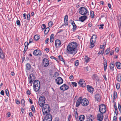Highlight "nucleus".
Here are the masks:
<instances>
[{
	"label": "nucleus",
	"instance_id": "f257e3e1",
	"mask_svg": "<svg viewBox=\"0 0 121 121\" xmlns=\"http://www.w3.org/2000/svg\"><path fill=\"white\" fill-rule=\"evenodd\" d=\"M78 45L75 42H72L70 43L67 48V52L68 53L74 55L77 52V48Z\"/></svg>",
	"mask_w": 121,
	"mask_h": 121
},
{
	"label": "nucleus",
	"instance_id": "f03ea898",
	"mask_svg": "<svg viewBox=\"0 0 121 121\" xmlns=\"http://www.w3.org/2000/svg\"><path fill=\"white\" fill-rule=\"evenodd\" d=\"M81 104L83 106H87L89 104V102L86 98L82 99V97H80L77 100L76 102V106L78 107Z\"/></svg>",
	"mask_w": 121,
	"mask_h": 121
},
{
	"label": "nucleus",
	"instance_id": "7ed1b4c3",
	"mask_svg": "<svg viewBox=\"0 0 121 121\" xmlns=\"http://www.w3.org/2000/svg\"><path fill=\"white\" fill-rule=\"evenodd\" d=\"M43 107L42 109V110L43 114L45 115H50V114L49 107L48 105L45 104L43 105Z\"/></svg>",
	"mask_w": 121,
	"mask_h": 121
},
{
	"label": "nucleus",
	"instance_id": "20e7f679",
	"mask_svg": "<svg viewBox=\"0 0 121 121\" xmlns=\"http://www.w3.org/2000/svg\"><path fill=\"white\" fill-rule=\"evenodd\" d=\"M79 13L82 15H88L89 13L87 9L83 7L80 8L78 10Z\"/></svg>",
	"mask_w": 121,
	"mask_h": 121
},
{
	"label": "nucleus",
	"instance_id": "39448f33",
	"mask_svg": "<svg viewBox=\"0 0 121 121\" xmlns=\"http://www.w3.org/2000/svg\"><path fill=\"white\" fill-rule=\"evenodd\" d=\"M33 87L34 90L38 91L39 89L40 84L38 80H35L34 82Z\"/></svg>",
	"mask_w": 121,
	"mask_h": 121
},
{
	"label": "nucleus",
	"instance_id": "423d86ee",
	"mask_svg": "<svg viewBox=\"0 0 121 121\" xmlns=\"http://www.w3.org/2000/svg\"><path fill=\"white\" fill-rule=\"evenodd\" d=\"M45 99L44 96H41L39 99V105L41 107H43L45 103Z\"/></svg>",
	"mask_w": 121,
	"mask_h": 121
},
{
	"label": "nucleus",
	"instance_id": "0eeeda50",
	"mask_svg": "<svg viewBox=\"0 0 121 121\" xmlns=\"http://www.w3.org/2000/svg\"><path fill=\"white\" fill-rule=\"evenodd\" d=\"M99 109L101 113H104L106 111L105 106L104 104H102L100 105L99 107Z\"/></svg>",
	"mask_w": 121,
	"mask_h": 121
},
{
	"label": "nucleus",
	"instance_id": "6e6552de",
	"mask_svg": "<svg viewBox=\"0 0 121 121\" xmlns=\"http://www.w3.org/2000/svg\"><path fill=\"white\" fill-rule=\"evenodd\" d=\"M42 64L44 67L48 66L49 64V61L46 58H44L42 60Z\"/></svg>",
	"mask_w": 121,
	"mask_h": 121
},
{
	"label": "nucleus",
	"instance_id": "1a4fd4ad",
	"mask_svg": "<svg viewBox=\"0 0 121 121\" xmlns=\"http://www.w3.org/2000/svg\"><path fill=\"white\" fill-rule=\"evenodd\" d=\"M56 83L58 85H60L63 83V80L61 77H58L55 79Z\"/></svg>",
	"mask_w": 121,
	"mask_h": 121
},
{
	"label": "nucleus",
	"instance_id": "9d476101",
	"mask_svg": "<svg viewBox=\"0 0 121 121\" xmlns=\"http://www.w3.org/2000/svg\"><path fill=\"white\" fill-rule=\"evenodd\" d=\"M46 116L43 119V121H52V118L51 115H45Z\"/></svg>",
	"mask_w": 121,
	"mask_h": 121
},
{
	"label": "nucleus",
	"instance_id": "9b49d317",
	"mask_svg": "<svg viewBox=\"0 0 121 121\" xmlns=\"http://www.w3.org/2000/svg\"><path fill=\"white\" fill-rule=\"evenodd\" d=\"M104 116L103 113H100L97 114V119L99 121H102L103 119Z\"/></svg>",
	"mask_w": 121,
	"mask_h": 121
},
{
	"label": "nucleus",
	"instance_id": "f8f14e48",
	"mask_svg": "<svg viewBox=\"0 0 121 121\" xmlns=\"http://www.w3.org/2000/svg\"><path fill=\"white\" fill-rule=\"evenodd\" d=\"M78 83L80 86L83 87H85L86 86V83L83 79H81L79 80Z\"/></svg>",
	"mask_w": 121,
	"mask_h": 121
},
{
	"label": "nucleus",
	"instance_id": "ddd939ff",
	"mask_svg": "<svg viewBox=\"0 0 121 121\" xmlns=\"http://www.w3.org/2000/svg\"><path fill=\"white\" fill-rule=\"evenodd\" d=\"M33 54L35 56H39L42 55L41 52L38 50H34L33 52Z\"/></svg>",
	"mask_w": 121,
	"mask_h": 121
},
{
	"label": "nucleus",
	"instance_id": "4468645a",
	"mask_svg": "<svg viewBox=\"0 0 121 121\" xmlns=\"http://www.w3.org/2000/svg\"><path fill=\"white\" fill-rule=\"evenodd\" d=\"M69 86L66 84H64L60 87V89L62 91H65L69 88Z\"/></svg>",
	"mask_w": 121,
	"mask_h": 121
},
{
	"label": "nucleus",
	"instance_id": "2eb2a0df",
	"mask_svg": "<svg viewBox=\"0 0 121 121\" xmlns=\"http://www.w3.org/2000/svg\"><path fill=\"white\" fill-rule=\"evenodd\" d=\"M87 88L88 91L91 93H92L94 90L92 86L87 85Z\"/></svg>",
	"mask_w": 121,
	"mask_h": 121
},
{
	"label": "nucleus",
	"instance_id": "dca6fc26",
	"mask_svg": "<svg viewBox=\"0 0 121 121\" xmlns=\"http://www.w3.org/2000/svg\"><path fill=\"white\" fill-rule=\"evenodd\" d=\"M83 16H81L79 18V20L82 22H83L87 18V16L83 15Z\"/></svg>",
	"mask_w": 121,
	"mask_h": 121
},
{
	"label": "nucleus",
	"instance_id": "f3484780",
	"mask_svg": "<svg viewBox=\"0 0 121 121\" xmlns=\"http://www.w3.org/2000/svg\"><path fill=\"white\" fill-rule=\"evenodd\" d=\"M61 43L60 41L59 40H56L55 42V46L56 48H59L60 46Z\"/></svg>",
	"mask_w": 121,
	"mask_h": 121
},
{
	"label": "nucleus",
	"instance_id": "a211bd4d",
	"mask_svg": "<svg viewBox=\"0 0 121 121\" xmlns=\"http://www.w3.org/2000/svg\"><path fill=\"white\" fill-rule=\"evenodd\" d=\"M113 102L114 103V106L115 109V110L114 111V112L116 115H117L118 113V112L117 110V108L116 106V102H114V99L113 100Z\"/></svg>",
	"mask_w": 121,
	"mask_h": 121
},
{
	"label": "nucleus",
	"instance_id": "6ab92c4d",
	"mask_svg": "<svg viewBox=\"0 0 121 121\" xmlns=\"http://www.w3.org/2000/svg\"><path fill=\"white\" fill-rule=\"evenodd\" d=\"M83 59L84 62L86 63L90 61L91 60V58L86 56H85L83 58Z\"/></svg>",
	"mask_w": 121,
	"mask_h": 121
},
{
	"label": "nucleus",
	"instance_id": "aec40b11",
	"mask_svg": "<svg viewBox=\"0 0 121 121\" xmlns=\"http://www.w3.org/2000/svg\"><path fill=\"white\" fill-rule=\"evenodd\" d=\"M95 98L97 101L99 102L101 100V97L99 94H96L95 96Z\"/></svg>",
	"mask_w": 121,
	"mask_h": 121
},
{
	"label": "nucleus",
	"instance_id": "412c9836",
	"mask_svg": "<svg viewBox=\"0 0 121 121\" xmlns=\"http://www.w3.org/2000/svg\"><path fill=\"white\" fill-rule=\"evenodd\" d=\"M0 57L1 59L3 60L5 58L4 54L2 50L0 48Z\"/></svg>",
	"mask_w": 121,
	"mask_h": 121
},
{
	"label": "nucleus",
	"instance_id": "4be33fe9",
	"mask_svg": "<svg viewBox=\"0 0 121 121\" xmlns=\"http://www.w3.org/2000/svg\"><path fill=\"white\" fill-rule=\"evenodd\" d=\"M87 119L90 121H94V117L91 115H89L87 117Z\"/></svg>",
	"mask_w": 121,
	"mask_h": 121
},
{
	"label": "nucleus",
	"instance_id": "5701e85b",
	"mask_svg": "<svg viewBox=\"0 0 121 121\" xmlns=\"http://www.w3.org/2000/svg\"><path fill=\"white\" fill-rule=\"evenodd\" d=\"M91 45L90 46V47L92 48L94 46V43L96 41H94L92 39H91L90 40Z\"/></svg>",
	"mask_w": 121,
	"mask_h": 121
},
{
	"label": "nucleus",
	"instance_id": "b1692460",
	"mask_svg": "<svg viewBox=\"0 0 121 121\" xmlns=\"http://www.w3.org/2000/svg\"><path fill=\"white\" fill-rule=\"evenodd\" d=\"M71 23L73 26V30L74 31L76 30L77 26L73 21H72Z\"/></svg>",
	"mask_w": 121,
	"mask_h": 121
},
{
	"label": "nucleus",
	"instance_id": "393cba45",
	"mask_svg": "<svg viewBox=\"0 0 121 121\" xmlns=\"http://www.w3.org/2000/svg\"><path fill=\"white\" fill-rule=\"evenodd\" d=\"M34 78L35 77L32 74H30V75L29 79V81H30V82H33V79H34Z\"/></svg>",
	"mask_w": 121,
	"mask_h": 121
},
{
	"label": "nucleus",
	"instance_id": "a878e982",
	"mask_svg": "<svg viewBox=\"0 0 121 121\" xmlns=\"http://www.w3.org/2000/svg\"><path fill=\"white\" fill-rule=\"evenodd\" d=\"M104 71L106 70L107 67V61H106V59H105L104 60Z\"/></svg>",
	"mask_w": 121,
	"mask_h": 121
},
{
	"label": "nucleus",
	"instance_id": "bb28decb",
	"mask_svg": "<svg viewBox=\"0 0 121 121\" xmlns=\"http://www.w3.org/2000/svg\"><path fill=\"white\" fill-rule=\"evenodd\" d=\"M85 118L84 116L82 115L80 116L79 117L78 120V121H83Z\"/></svg>",
	"mask_w": 121,
	"mask_h": 121
},
{
	"label": "nucleus",
	"instance_id": "cd10ccee",
	"mask_svg": "<svg viewBox=\"0 0 121 121\" xmlns=\"http://www.w3.org/2000/svg\"><path fill=\"white\" fill-rule=\"evenodd\" d=\"M115 64L117 68L119 69L121 68V63L116 62Z\"/></svg>",
	"mask_w": 121,
	"mask_h": 121
},
{
	"label": "nucleus",
	"instance_id": "c85d7f7f",
	"mask_svg": "<svg viewBox=\"0 0 121 121\" xmlns=\"http://www.w3.org/2000/svg\"><path fill=\"white\" fill-rule=\"evenodd\" d=\"M117 81L118 82H120L121 81V74H119L117 76Z\"/></svg>",
	"mask_w": 121,
	"mask_h": 121
},
{
	"label": "nucleus",
	"instance_id": "c756f323",
	"mask_svg": "<svg viewBox=\"0 0 121 121\" xmlns=\"http://www.w3.org/2000/svg\"><path fill=\"white\" fill-rule=\"evenodd\" d=\"M40 36L38 35H35L34 36V39L36 40H38L40 38Z\"/></svg>",
	"mask_w": 121,
	"mask_h": 121
},
{
	"label": "nucleus",
	"instance_id": "7c9ffc66",
	"mask_svg": "<svg viewBox=\"0 0 121 121\" xmlns=\"http://www.w3.org/2000/svg\"><path fill=\"white\" fill-rule=\"evenodd\" d=\"M115 65L113 63H111L110 64V69L112 70V71H113L114 70V67Z\"/></svg>",
	"mask_w": 121,
	"mask_h": 121
},
{
	"label": "nucleus",
	"instance_id": "2f4dec72",
	"mask_svg": "<svg viewBox=\"0 0 121 121\" xmlns=\"http://www.w3.org/2000/svg\"><path fill=\"white\" fill-rule=\"evenodd\" d=\"M26 68L27 70L30 69L31 68V66L30 65L29 63H27L26 65Z\"/></svg>",
	"mask_w": 121,
	"mask_h": 121
},
{
	"label": "nucleus",
	"instance_id": "473e14b6",
	"mask_svg": "<svg viewBox=\"0 0 121 121\" xmlns=\"http://www.w3.org/2000/svg\"><path fill=\"white\" fill-rule=\"evenodd\" d=\"M96 35H94L92 37L91 39H92L94 40V41H96Z\"/></svg>",
	"mask_w": 121,
	"mask_h": 121
},
{
	"label": "nucleus",
	"instance_id": "72a5a7b5",
	"mask_svg": "<svg viewBox=\"0 0 121 121\" xmlns=\"http://www.w3.org/2000/svg\"><path fill=\"white\" fill-rule=\"evenodd\" d=\"M49 30V27L47 28L44 31V33L45 35H46L48 33Z\"/></svg>",
	"mask_w": 121,
	"mask_h": 121
},
{
	"label": "nucleus",
	"instance_id": "f704fd0d",
	"mask_svg": "<svg viewBox=\"0 0 121 121\" xmlns=\"http://www.w3.org/2000/svg\"><path fill=\"white\" fill-rule=\"evenodd\" d=\"M25 101L24 99H22L21 100V104L22 105L23 107H24L25 106Z\"/></svg>",
	"mask_w": 121,
	"mask_h": 121
},
{
	"label": "nucleus",
	"instance_id": "c9c22d12",
	"mask_svg": "<svg viewBox=\"0 0 121 121\" xmlns=\"http://www.w3.org/2000/svg\"><path fill=\"white\" fill-rule=\"evenodd\" d=\"M117 97V93L115 91L113 93V99H115Z\"/></svg>",
	"mask_w": 121,
	"mask_h": 121
},
{
	"label": "nucleus",
	"instance_id": "e433bc0d",
	"mask_svg": "<svg viewBox=\"0 0 121 121\" xmlns=\"http://www.w3.org/2000/svg\"><path fill=\"white\" fill-rule=\"evenodd\" d=\"M58 57L60 59V60L63 61V62L64 64H65L64 60L62 57L60 56H58Z\"/></svg>",
	"mask_w": 121,
	"mask_h": 121
},
{
	"label": "nucleus",
	"instance_id": "4c0bfd02",
	"mask_svg": "<svg viewBox=\"0 0 121 121\" xmlns=\"http://www.w3.org/2000/svg\"><path fill=\"white\" fill-rule=\"evenodd\" d=\"M79 62L78 60H76L74 63V64L76 66H78L79 65Z\"/></svg>",
	"mask_w": 121,
	"mask_h": 121
},
{
	"label": "nucleus",
	"instance_id": "58836bf2",
	"mask_svg": "<svg viewBox=\"0 0 121 121\" xmlns=\"http://www.w3.org/2000/svg\"><path fill=\"white\" fill-rule=\"evenodd\" d=\"M90 14L91 17V18H93L94 16V12L92 11H90Z\"/></svg>",
	"mask_w": 121,
	"mask_h": 121
},
{
	"label": "nucleus",
	"instance_id": "ea45409f",
	"mask_svg": "<svg viewBox=\"0 0 121 121\" xmlns=\"http://www.w3.org/2000/svg\"><path fill=\"white\" fill-rule=\"evenodd\" d=\"M116 87L117 89H119L120 88V84L119 83H117V84L116 85Z\"/></svg>",
	"mask_w": 121,
	"mask_h": 121
},
{
	"label": "nucleus",
	"instance_id": "a19ab883",
	"mask_svg": "<svg viewBox=\"0 0 121 121\" xmlns=\"http://www.w3.org/2000/svg\"><path fill=\"white\" fill-rule=\"evenodd\" d=\"M104 53V50H101L98 53V54L99 55L100 54H103Z\"/></svg>",
	"mask_w": 121,
	"mask_h": 121
},
{
	"label": "nucleus",
	"instance_id": "79ce46f5",
	"mask_svg": "<svg viewBox=\"0 0 121 121\" xmlns=\"http://www.w3.org/2000/svg\"><path fill=\"white\" fill-rule=\"evenodd\" d=\"M53 22L52 21L50 22L48 24V26L50 27H51L53 25Z\"/></svg>",
	"mask_w": 121,
	"mask_h": 121
},
{
	"label": "nucleus",
	"instance_id": "37998d69",
	"mask_svg": "<svg viewBox=\"0 0 121 121\" xmlns=\"http://www.w3.org/2000/svg\"><path fill=\"white\" fill-rule=\"evenodd\" d=\"M110 48H108L107 49L106 51V54H108L110 52Z\"/></svg>",
	"mask_w": 121,
	"mask_h": 121
},
{
	"label": "nucleus",
	"instance_id": "c03bdc74",
	"mask_svg": "<svg viewBox=\"0 0 121 121\" xmlns=\"http://www.w3.org/2000/svg\"><path fill=\"white\" fill-rule=\"evenodd\" d=\"M31 108V109L33 112H35V109L34 105H32Z\"/></svg>",
	"mask_w": 121,
	"mask_h": 121
},
{
	"label": "nucleus",
	"instance_id": "a18cd8bd",
	"mask_svg": "<svg viewBox=\"0 0 121 121\" xmlns=\"http://www.w3.org/2000/svg\"><path fill=\"white\" fill-rule=\"evenodd\" d=\"M118 108L119 110L121 113V106L120 104H118Z\"/></svg>",
	"mask_w": 121,
	"mask_h": 121
},
{
	"label": "nucleus",
	"instance_id": "49530a36",
	"mask_svg": "<svg viewBox=\"0 0 121 121\" xmlns=\"http://www.w3.org/2000/svg\"><path fill=\"white\" fill-rule=\"evenodd\" d=\"M5 92L7 95L9 96V94L8 90L7 89H6L5 90Z\"/></svg>",
	"mask_w": 121,
	"mask_h": 121
},
{
	"label": "nucleus",
	"instance_id": "de8ad7c7",
	"mask_svg": "<svg viewBox=\"0 0 121 121\" xmlns=\"http://www.w3.org/2000/svg\"><path fill=\"white\" fill-rule=\"evenodd\" d=\"M26 93L28 95H29L31 94V92L29 90H28L27 91Z\"/></svg>",
	"mask_w": 121,
	"mask_h": 121
},
{
	"label": "nucleus",
	"instance_id": "09e8293b",
	"mask_svg": "<svg viewBox=\"0 0 121 121\" xmlns=\"http://www.w3.org/2000/svg\"><path fill=\"white\" fill-rule=\"evenodd\" d=\"M30 14H28L27 15V20H29L30 19Z\"/></svg>",
	"mask_w": 121,
	"mask_h": 121
},
{
	"label": "nucleus",
	"instance_id": "8fccbe9b",
	"mask_svg": "<svg viewBox=\"0 0 121 121\" xmlns=\"http://www.w3.org/2000/svg\"><path fill=\"white\" fill-rule=\"evenodd\" d=\"M72 83L73 85L75 87H76L77 86V84L75 82H72Z\"/></svg>",
	"mask_w": 121,
	"mask_h": 121
},
{
	"label": "nucleus",
	"instance_id": "3c124183",
	"mask_svg": "<svg viewBox=\"0 0 121 121\" xmlns=\"http://www.w3.org/2000/svg\"><path fill=\"white\" fill-rule=\"evenodd\" d=\"M99 26H100V27H99V29H100L101 28L103 29L104 28L103 26H104V24H100L99 25Z\"/></svg>",
	"mask_w": 121,
	"mask_h": 121
},
{
	"label": "nucleus",
	"instance_id": "603ef678",
	"mask_svg": "<svg viewBox=\"0 0 121 121\" xmlns=\"http://www.w3.org/2000/svg\"><path fill=\"white\" fill-rule=\"evenodd\" d=\"M75 117L76 118H77L78 117V113L76 111L75 113Z\"/></svg>",
	"mask_w": 121,
	"mask_h": 121
},
{
	"label": "nucleus",
	"instance_id": "864d4df0",
	"mask_svg": "<svg viewBox=\"0 0 121 121\" xmlns=\"http://www.w3.org/2000/svg\"><path fill=\"white\" fill-rule=\"evenodd\" d=\"M100 48L101 49H103V50H104L105 46L104 45H102L100 46Z\"/></svg>",
	"mask_w": 121,
	"mask_h": 121
},
{
	"label": "nucleus",
	"instance_id": "5fc2aeb1",
	"mask_svg": "<svg viewBox=\"0 0 121 121\" xmlns=\"http://www.w3.org/2000/svg\"><path fill=\"white\" fill-rule=\"evenodd\" d=\"M16 23L18 25H20V22L19 20H17V21Z\"/></svg>",
	"mask_w": 121,
	"mask_h": 121
},
{
	"label": "nucleus",
	"instance_id": "6e6d98bb",
	"mask_svg": "<svg viewBox=\"0 0 121 121\" xmlns=\"http://www.w3.org/2000/svg\"><path fill=\"white\" fill-rule=\"evenodd\" d=\"M54 37V35L53 34H52L50 36V39H53Z\"/></svg>",
	"mask_w": 121,
	"mask_h": 121
},
{
	"label": "nucleus",
	"instance_id": "4d7b16f0",
	"mask_svg": "<svg viewBox=\"0 0 121 121\" xmlns=\"http://www.w3.org/2000/svg\"><path fill=\"white\" fill-rule=\"evenodd\" d=\"M117 117L115 116L113 117V121H117Z\"/></svg>",
	"mask_w": 121,
	"mask_h": 121
},
{
	"label": "nucleus",
	"instance_id": "13d9d810",
	"mask_svg": "<svg viewBox=\"0 0 121 121\" xmlns=\"http://www.w3.org/2000/svg\"><path fill=\"white\" fill-rule=\"evenodd\" d=\"M68 20V17L67 15H66L65 16L64 18V20Z\"/></svg>",
	"mask_w": 121,
	"mask_h": 121
},
{
	"label": "nucleus",
	"instance_id": "bf43d9fd",
	"mask_svg": "<svg viewBox=\"0 0 121 121\" xmlns=\"http://www.w3.org/2000/svg\"><path fill=\"white\" fill-rule=\"evenodd\" d=\"M104 120L105 121H108L109 120L108 116H106L105 117L104 119Z\"/></svg>",
	"mask_w": 121,
	"mask_h": 121
},
{
	"label": "nucleus",
	"instance_id": "052dcab7",
	"mask_svg": "<svg viewBox=\"0 0 121 121\" xmlns=\"http://www.w3.org/2000/svg\"><path fill=\"white\" fill-rule=\"evenodd\" d=\"M121 21H120L119 22H118V26H119V28L120 29L121 27Z\"/></svg>",
	"mask_w": 121,
	"mask_h": 121
},
{
	"label": "nucleus",
	"instance_id": "680f3d73",
	"mask_svg": "<svg viewBox=\"0 0 121 121\" xmlns=\"http://www.w3.org/2000/svg\"><path fill=\"white\" fill-rule=\"evenodd\" d=\"M68 20H64V22H65V25H68Z\"/></svg>",
	"mask_w": 121,
	"mask_h": 121
},
{
	"label": "nucleus",
	"instance_id": "e2e57ef3",
	"mask_svg": "<svg viewBox=\"0 0 121 121\" xmlns=\"http://www.w3.org/2000/svg\"><path fill=\"white\" fill-rule=\"evenodd\" d=\"M97 77V75L96 74H94L92 76V78L93 79H95Z\"/></svg>",
	"mask_w": 121,
	"mask_h": 121
},
{
	"label": "nucleus",
	"instance_id": "0e129e2a",
	"mask_svg": "<svg viewBox=\"0 0 121 121\" xmlns=\"http://www.w3.org/2000/svg\"><path fill=\"white\" fill-rule=\"evenodd\" d=\"M7 115L8 117H9L11 116V113L10 112H8L7 114Z\"/></svg>",
	"mask_w": 121,
	"mask_h": 121
},
{
	"label": "nucleus",
	"instance_id": "69168bd1",
	"mask_svg": "<svg viewBox=\"0 0 121 121\" xmlns=\"http://www.w3.org/2000/svg\"><path fill=\"white\" fill-rule=\"evenodd\" d=\"M119 48L118 47H116L115 49V51L116 52H118L119 51Z\"/></svg>",
	"mask_w": 121,
	"mask_h": 121
},
{
	"label": "nucleus",
	"instance_id": "338daca9",
	"mask_svg": "<svg viewBox=\"0 0 121 121\" xmlns=\"http://www.w3.org/2000/svg\"><path fill=\"white\" fill-rule=\"evenodd\" d=\"M29 43H28V42H26L24 43L25 46H27L29 45Z\"/></svg>",
	"mask_w": 121,
	"mask_h": 121
},
{
	"label": "nucleus",
	"instance_id": "774afa93",
	"mask_svg": "<svg viewBox=\"0 0 121 121\" xmlns=\"http://www.w3.org/2000/svg\"><path fill=\"white\" fill-rule=\"evenodd\" d=\"M33 39L31 38H30L29 40V43H30L32 42H33Z\"/></svg>",
	"mask_w": 121,
	"mask_h": 121
}]
</instances>
